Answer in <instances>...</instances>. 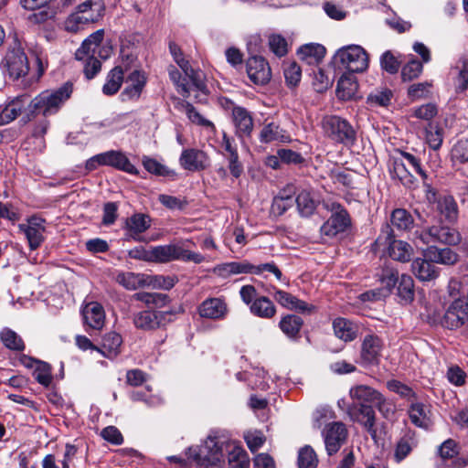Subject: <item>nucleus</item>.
Masks as SVG:
<instances>
[{"label":"nucleus","mask_w":468,"mask_h":468,"mask_svg":"<svg viewBox=\"0 0 468 468\" xmlns=\"http://www.w3.org/2000/svg\"><path fill=\"white\" fill-rule=\"evenodd\" d=\"M224 452H228L229 468L250 467L246 451L221 436L209 435L202 445L188 448L186 454L200 468H219Z\"/></svg>","instance_id":"nucleus-1"},{"label":"nucleus","mask_w":468,"mask_h":468,"mask_svg":"<svg viewBox=\"0 0 468 468\" xmlns=\"http://www.w3.org/2000/svg\"><path fill=\"white\" fill-rule=\"evenodd\" d=\"M72 93V84L67 82L55 90H44L28 101L27 120L31 121L38 114L44 117L56 114Z\"/></svg>","instance_id":"nucleus-2"},{"label":"nucleus","mask_w":468,"mask_h":468,"mask_svg":"<svg viewBox=\"0 0 468 468\" xmlns=\"http://www.w3.org/2000/svg\"><path fill=\"white\" fill-rule=\"evenodd\" d=\"M321 128L325 137L345 145H353L356 140V132L351 123L338 116L326 115L321 121Z\"/></svg>","instance_id":"nucleus-3"},{"label":"nucleus","mask_w":468,"mask_h":468,"mask_svg":"<svg viewBox=\"0 0 468 468\" xmlns=\"http://www.w3.org/2000/svg\"><path fill=\"white\" fill-rule=\"evenodd\" d=\"M335 65L349 73L363 72L368 67V55L358 45H349L339 48L335 57Z\"/></svg>","instance_id":"nucleus-4"},{"label":"nucleus","mask_w":468,"mask_h":468,"mask_svg":"<svg viewBox=\"0 0 468 468\" xmlns=\"http://www.w3.org/2000/svg\"><path fill=\"white\" fill-rule=\"evenodd\" d=\"M374 245L377 248L388 247V255L395 261L408 262L413 255V248L408 242L395 239V233L389 224L382 227Z\"/></svg>","instance_id":"nucleus-5"},{"label":"nucleus","mask_w":468,"mask_h":468,"mask_svg":"<svg viewBox=\"0 0 468 468\" xmlns=\"http://www.w3.org/2000/svg\"><path fill=\"white\" fill-rule=\"evenodd\" d=\"M152 262L167 263L174 261H192L199 264L205 261V257L188 250L178 244H167L151 247Z\"/></svg>","instance_id":"nucleus-6"},{"label":"nucleus","mask_w":468,"mask_h":468,"mask_svg":"<svg viewBox=\"0 0 468 468\" xmlns=\"http://www.w3.org/2000/svg\"><path fill=\"white\" fill-rule=\"evenodd\" d=\"M183 312L184 309L181 306L168 311L144 310L134 314L133 324L136 328L142 330H155L166 326L174 321L176 314Z\"/></svg>","instance_id":"nucleus-7"},{"label":"nucleus","mask_w":468,"mask_h":468,"mask_svg":"<svg viewBox=\"0 0 468 468\" xmlns=\"http://www.w3.org/2000/svg\"><path fill=\"white\" fill-rule=\"evenodd\" d=\"M100 165L112 166L130 175H137V168L130 162L128 157L120 151L111 150L96 154L86 162V169L92 171Z\"/></svg>","instance_id":"nucleus-8"},{"label":"nucleus","mask_w":468,"mask_h":468,"mask_svg":"<svg viewBox=\"0 0 468 468\" xmlns=\"http://www.w3.org/2000/svg\"><path fill=\"white\" fill-rule=\"evenodd\" d=\"M418 238L425 244L438 242L448 246H456L462 240V236L456 229L441 224L421 230Z\"/></svg>","instance_id":"nucleus-9"},{"label":"nucleus","mask_w":468,"mask_h":468,"mask_svg":"<svg viewBox=\"0 0 468 468\" xmlns=\"http://www.w3.org/2000/svg\"><path fill=\"white\" fill-rule=\"evenodd\" d=\"M325 207L332 212L331 217L321 227V233L324 236L335 237L344 232L351 224L347 211L339 203H325Z\"/></svg>","instance_id":"nucleus-10"},{"label":"nucleus","mask_w":468,"mask_h":468,"mask_svg":"<svg viewBox=\"0 0 468 468\" xmlns=\"http://www.w3.org/2000/svg\"><path fill=\"white\" fill-rule=\"evenodd\" d=\"M1 65L5 68L10 77L18 79L28 71L27 58L19 43L8 49Z\"/></svg>","instance_id":"nucleus-11"},{"label":"nucleus","mask_w":468,"mask_h":468,"mask_svg":"<svg viewBox=\"0 0 468 468\" xmlns=\"http://www.w3.org/2000/svg\"><path fill=\"white\" fill-rule=\"evenodd\" d=\"M348 415L351 420L362 425L374 441L377 440L376 413L372 406L354 403L348 409Z\"/></svg>","instance_id":"nucleus-12"},{"label":"nucleus","mask_w":468,"mask_h":468,"mask_svg":"<svg viewBox=\"0 0 468 468\" xmlns=\"http://www.w3.org/2000/svg\"><path fill=\"white\" fill-rule=\"evenodd\" d=\"M347 434L346 425L342 422H333L325 427L323 435L328 455H333L340 450L346 441Z\"/></svg>","instance_id":"nucleus-13"},{"label":"nucleus","mask_w":468,"mask_h":468,"mask_svg":"<svg viewBox=\"0 0 468 468\" xmlns=\"http://www.w3.org/2000/svg\"><path fill=\"white\" fill-rule=\"evenodd\" d=\"M247 73L250 80L258 85L266 84L271 80V68L264 58L253 56L247 60Z\"/></svg>","instance_id":"nucleus-14"},{"label":"nucleus","mask_w":468,"mask_h":468,"mask_svg":"<svg viewBox=\"0 0 468 468\" xmlns=\"http://www.w3.org/2000/svg\"><path fill=\"white\" fill-rule=\"evenodd\" d=\"M45 220L38 218H31L26 224H19V231L22 232L27 241L29 248L34 250L44 241Z\"/></svg>","instance_id":"nucleus-15"},{"label":"nucleus","mask_w":468,"mask_h":468,"mask_svg":"<svg viewBox=\"0 0 468 468\" xmlns=\"http://www.w3.org/2000/svg\"><path fill=\"white\" fill-rule=\"evenodd\" d=\"M180 165L189 171H200L210 165V158L207 153L196 148L185 149L180 155Z\"/></svg>","instance_id":"nucleus-16"},{"label":"nucleus","mask_w":468,"mask_h":468,"mask_svg":"<svg viewBox=\"0 0 468 468\" xmlns=\"http://www.w3.org/2000/svg\"><path fill=\"white\" fill-rule=\"evenodd\" d=\"M468 320V308L464 305L463 302L456 299L447 309L443 324L451 329L458 328Z\"/></svg>","instance_id":"nucleus-17"},{"label":"nucleus","mask_w":468,"mask_h":468,"mask_svg":"<svg viewBox=\"0 0 468 468\" xmlns=\"http://www.w3.org/2000/svg\"><path fill=\"white\" fill-rule=\"evenodd\" d=\"M228 311V305L221 298H208L198 307L200 316L214 320L224 319Z\"/></svg>","instance_id":"nucleus-18"},{"label":"nucleus","mask_w":468,"mask_h":468,"mask_svg":"<svg viewBox=\"0 0 468 468\" xmlns=\"http://www.w3.org/2000/svg\"><path fill=\"white\" fill-rule=\"evenodd\" d=\"M232 122L239 137L250 136L253 130V118L250 112L240 106H233Z\"/></svg>","instance_id":"nucleus-19"},{"label":"nucleus","mask_w":468,"mask_h":468,"mask_svg":"<svg viewBox=\"0 0 468 468\" xmlns=\"http://www.w3.org/2000/svg\"><path fill=\"white\" fill-rule=\"evenodd\" d=\"M27 104L28 105V96L24 94L16 97L5 105H0V126L14 121Z\"/></svg>","instance_id":"nucleus-20"},{"label":"nucleus","mask_w":468,"mask_h":468,"mask_svg":"<svg viewBox=\"0 0 468 468\" xmlns=\"http://www.w3.org/2000/svg\"><path fill=\"white\" fill-rule=\"evenodd\" d=\"M423 257L428 258L433 263L442 265H453L458 261V254L449 248H438L429 246L422 252Z\"/></svg>","instance_id":"nucleus-21"},{"label":"nucleus","mask_w":468,"mask_h":468,"mask_svg":"<svg viewBox=\"0 0 468 468\" xmlns=\"http://www.w3.org/2000/svg\"><path fill=\"white\" fill-rule=\"evenodd\" d=\"M273 298L282 307L292 311L310 313L314 308L313 305L308 304L307 303L296 298L290 292L282 290H275Z\"/></svg>","instance_id":"nucleus-22"},{"label":"nucleus","mask_w":468,"mask_h":468,"mask_svg":"<svg viewBox=\"0 0 468 468\" xmlns=\"http://www.w3.org/2000/svg\"><path fill=\"white\" fill-rule=\"evenodd\" d=\"M382 342L375 335H367L362 343L361 358L367 364H377L378 362Z\"/></svg>","instance_id":"nucleus-23"},{"label":"nucleus","mask_w":468,"mask_h":468,"mask_svg":"<svg viewBox=\"0 0 468 468\" xmlns=\"http://www.w3.org/2000/svg\"><path fill=\"white\" fill-rule=\"evenodd\" d=\"M414 275L422 282L435 280L439 275V269L428 258H417L411 263Z\"/></svg>","instance_id":"nucleus-24"},{"label":"nucleus","mask_w":468,"mask_h":468,"mask_svg":"<svg viewBox=\"0 0 468 468\" xmlns=\"http://www.w3.org/2000/svg\"><path fill=\"white\" fill-rule=\"evenodd\" d=\"M127 86L122 92L123 100L138 99L146 83V77L140 70H133L127 78Z\"/></svg>","instance_id":"nucleus-25"},{"label":"nucleus","mask_w":468,"mask_h":468,"mask_svg":"<svg viewBox=\"0 0 468 468\" xmlns=\"http://www.w3.org/2000/svg\"><path fill=\"white\" fill-rule=\"evenodd\" d=\"M84 322L92 329L100 330L104 325L105 313L103 307L95 302L89 303L82 310Z\"/></svg>","instance_id":"nucleus-26"},{"label":"nucleus","mask_w":468,"mask_h":468,"mask_svg":"<svg viewBox=\"0 0 468 468\" xmlns=\"http://www.w3.org/2000/svg\"><path fill=\"white\" fill-rule=\"evenodd\" d=\"M410 421L417 427L429 429L432 425L431 414L429 406L416 402L409 409Z\"/></svg>","instance_id":"nucleus-27"},{"label":"nucleus","mask_w":468,"mask_h":468,"mask_svg":"<svg viewBox=\"0 0 468 468\" xmlns=\"http://www.w3.org/2000/svg\"><path fill=\"white\" fill-rule=\"evenodd\" d=\"M259 138L263 144L273 142L289 143L291 141L289 133L274 122H269L262 127Z\"/></svg>","instance_id":"nucleus-28"},{"label":"nucleus","mask_w":468,"mask_h":468,"mask_svg":"<svg viewBox=\"0 0 468 468\" xmlns=\"http://www.w3.org/2000/svg\"><path fill=\"white\" fill-rule=\"evenodd\" d=\"M151 226V220L148 216L136 213L126 219L125 229L130 238L139 240L142 233L145 232Z\"/></svg>","instance_id":"nucleus-29"},{"label":"nucleus","mask_w":468,"mask_h":468,"mask_svg":"<svg viewBox=\"0 0 468 468\" xmlns=\"http://www.w3.org/2000/svg\"><path fill=\"white\" fill-rule=\"evenodd\" d=\"M333 328L335 336L345 342L355 340L359 329L356 324L343 317H338L334 320Z\"/></svg>","instance_id":"nucleus-30"},{"label":"nucleus","mask_w":468,"mask_h":468,"mask_svg":"<svg viewBox=\"0 0 468 468\" xmlns=\"http://www.w3.org/2000/svg\"><path fill=\"white\" fill-rule=\"evenodd\" d=\"M418 440L415 431L408 430L397 441L394 452V459L397 463L403 461L411 451L417 447Z\"/></svg>","instance_id":"nucleus-31"},{"label":"nucleus","mask_w":468,"mask_h":468,"mask_svg":"<svg viewBox=\"0 0 468 468\" xmlns=\"http://www.w3.org/2000/svg\"><path fill=\"white\" fill-rule=\"evenodd\" d=\"M358 84L353 73H345L338 80L336 95L342 101H348L355 97Z\"/></svg>","instance_id":"nucleus-32"},{"label":"nucleus","mask_w":468,"mask_h":468,"mask_svg":"<svg viewBox=\"0 0 468 468\" xmlns=\"http://www.w3.org/2000/svg\"><path fill=\"white\" fill-rule=\"evenodd\" d=\"M252 264L246 261L226 262L214 268V272L223 278L241 273H252Z\"/></svg>","instance_id":"nucleus-33"},{"label":"nucleus","mask_w":468,"mask_h":468,"mask_svg":"<svg viewBox=\"0 0 468 468\" xmlns=\"http://www.w3.org/2000/svg\"><path fill=\"white\" fill-rule=\"evenodd\" d=\"M122 343V336L115 333L110 332L104 335L101 347L98 352L108 358H113L120 353L121 345Z\"/></svg>","instance_id":"nucleus-34"},{"label":"nucleus","mask_w":468,"mask_h":468,"mask_svg":"<svg viewBox=\"0 0 468 468\" xmlns=\"http://www.w3.org/2000/svg\"><path fill=\"white\" fill-rule=\"evenodd\" d=\"M103 30H97L90 35L75 53L76 59H84L86 55H96L103 39Z\"/></svg>","instance_id":"nucleus-35"},{"label":"nucleus","mask_w":468,"mask_h":468,"mask_svg":"<svg viewBox=\"0 0 468 468\" xmlns=\"http://www.w3.org/2000/svg\"><path fill=\"white\" fill-rule=\"evenodd\" d=\"M298 57L309 65L317 64L325 55V48L320 44H305L298 49Z\"/></svg>","instance_id":"nucleus-36"},{"label":"nucleus","mask_w":468,"mask_h":468,"mask_svg":"<svg viewBox=\"0 0 468 468\" xmlns=\"http://www.w3.org/2000/svg\"><path fill=\"white\" fill-rule=\"evenodd\" d=\"M380 392L367 385H356L349 390L350 398L359 403L375 404L380 399Z\"/></svg>","instance_id":"nucleus-37"},{"label":"nucleus","mask_w":468,"mask_h":468,"mask_svg":"<svg viewBox=\"0 0 468 468\" xmlns=\"http://www.w3.org/2000/svg\"><path fill=\"white\" fill-rule=\"evenodd\" d=\"M250 313L263 319H271L276 314L274 303L266 296H259L250 307Z\"/></svg>","instance_id":"nucleus-38"},{"label":"nucleus","mask_w":468,"mask_h":468,"mask_svg":"<svg viewBox=\"0 0 468 468\" xmlns=\"http://www.w3.org/2000/svg\"><path fill=\"white\" fill-rule=\"evenodd\" d=\"M391 228L399 232L410 231L414 226V218L404 208L394 209L390 216Z\"/></svg>","instance_id":"nucleus-39"},{"label":"nucleus","mask_w":468,"mask_h":468,"mask_svg":"<svg viewBox=\"0 0 468 468\" xmlns=\"http://www.w3.org/2000/svg\"><path fill=\"white\" fill-rule=\"evenodd\" d=\"M303 324V321L300 316L287 314L281 319L279 327L287 337L295 339L298 337Z\"/></svg>","instance_id":"nucleus-40"},{"label":"nucleus","mask_w":468,"mask_h":468,"mask_svg":"<svg viewBox=\"0 0 468 468\" xmlns=\"http://www.w3.org/2000/svg\"><path fill=\"white\" fill-rule=\"evenodd\" d=\"M390 174L393 178H398L405 186L410 187L414 183V176L402 157L393 160Z\"/></svg>","instance_id":"nucleus-41"},{"label":"nucleus","mask_w":468,"mask_h":468,"mask_svg":"<svg viewBox=\"0 0 468 468\" xmlns=\"http://www.w3.org/2000/svg\"><path fill=\"white\" fill-rule=\"evenodd\" d=\"M122 81L123 69L120 66H116L109 72L102 87V92L108 96L115 94L120 90Z\"/></svg>","instance_id":"nucleus-42"},{"label":"nucleus","mask_w":468,"mask_h":468,"mask_svg":"<svg viewBox=\"0 0 468 468\" xmlns=\"http://www.w3.org/2000/svg\"><path fill=\"white\" fill-rule=\"evenodd\" d=\"M177 279L174 276L147 275L144 274V287H151L158 290H170L176 283Z\"/></svg>","instance_id":"nucleus-43"},{"label":"nucleus","mask_w":468,"mask_h":468,"mask_svg":"<svg viewBox=\"0 0 468 468\" xmlns=\"http://www.w3.org/2000/svg\"><path fill=\"white\" fill-rule=\"evenodd\" d=\"M294 202L297 205L299 213L303 217L311 216L314 212L317 204L311 192L307 190L301 191L294 199Z\"/></svg>","instance_id":"nucleus-44"},{"label":"nucleus","mask_w":468,"mask_h":468,"mask_svg":"<svg viewBox=\"0 0 468 468\" xmlns=\"http://www.w3.org/2000/svg\"><path fill=\"white\" fill-rule=\"evenodd\" d=\"M133 297L146 305H153L155 308H163L170 303L169 296L160 292H137Z\"/></svg>","instance_id":"nucleus-45"},{"label":"nucleus","mask_w":468,"mask_h":468,"mask_svg":"<svg viewBox=\"0 0 468 468\" xmlns=\"http://www.w3.org/2000/svg\"><path fill=\"white\" fill-rule=\"evenodd\" d=\"M115 280L127 290H136L139 287H144V274L120 272L116 275Z\"/></svg>","instance_id":"nucleus-46"},{"label":"nucleus","mask_w":468,"mask_h":468,"mask_svg":"<svg viewBox=\"0 0 468 468\" xmlns=\"http://www.w3.org/2000/svg\"><path fill=\"white\" fill-rule=\"evenodd\" d=\"M398 295L402 302L409 303L414 299V282L411 276L402 274L397 288Z\"/></svg>","instance_id":"nucleus-47"},{"label":"nucleus","mask_w":468,"mask_h":468,"mask_svg":"<svg viewBox=\"0 0 468 468\" xmlns=\"http://www.w3.org/2000/svg\"><path fill=\"white\" fill-rule=\"evenodd\" d=\"M450 158L453 164L468 163V139L461 138L452 146Z\"/></svg>","instance_id":"nucleus-48"},{"label":"nucleus","mask_w":468,"mask_h":468,"mask_svg":"<svg viewBox=\"0 0 468 468\" xmlns=\"http://www.w3.org/2000/svg\"><path fill=\"white\" fill-rule=\"evenodd\" d=\"M93 23L91 16L73 13L65 21V29L69 32H78L84 28V26Z\"/></svg>","instance_id":"nucleus-49"},{"label":"nucleus","mask_w":468,"mask_h":468,"mask_svg":"<svg viewBox=\"0 0 468 468\" xmlns=\"http://www.w3.org/2000/svg\"><path fill=\"white\" fill-rule=\"evenodd\" d=\"M297 463L299 468H317L318 458L314 450L305 445L298 452Z\"/></svg>","instance_id":"nucleus-50"},{"label":"nucleus","mask_w":468,"mask_h":468,"mask_svg":"<svg viewBox=\"0 0 468 468\" xmlns=\"http://www.w3.org/2000/svg\"><path fill=\"white\" fill-rule=\"evenodd\" d=\"M63 7L62 3L59 2L48 5L46 7L38 9L39 11L30 15L29 20L34 24L45 23L46 21L53 18L56 16L57 11Z\"/></svg>","instance_id":"nucleus-51"},{"label":"nucleus","mask_w":468,"mask_h":468,"mask_svg":"<svg viewBox=\"0 0 468 468\" xmlns=\"http://www.w3.org/2000/svg\"><path fill=\"white\" fill-rule=\"evenodd\" d=\"M0 338L5 347L11 350L23 351L25 344L22 338L13 330L5 328L1 334Z\"/></svg>","instance_id":"nucleus-52"},{"label":"nucleus","mask_w":468,"mask_h":468,"mask_svg":"<svg viewBox=\"0 0 468 468\" xmlns=\"http://www.w3.org/2000/svg\"><path fill=\"white\" fill-rule=\"evenodd\" d=\"M440 212L450 221H453L458 216V207L454 198L451 196L441 197L438 202Z\"/></svg>","instance_id":"nucleus-53"},{"label":"nucleus","mask_w":468,"mask_h":468,"mask_svg":"<svg viewBox=\"0 0 468 468\" xmlns=\"http://www.w3.org/2000/svg\"><path fill=\"white\" fill-rule=\"evenodd\" d=\"M426 142L434 151L439 150L443 142V130L430 123L426 128Z\"/></svg>","instance_id":"nucleus-54"},{"label":"nucleus","mask_w":468,"mask_h":468,"mask_svg":"<svg viewBox=\"0 0 468 468\" xmlns=\"http://www.w3.org/2000/svg\"><path fill=\"white\" fill-rule=\"evenodd\" d=\"M33 377L42 386L48 387L52 381L50 366L43 361L37 362L34 367Z\"/></svg>","instance_id":"nucleus-55"},{"label":"nucleus","mask_w":468,"mask_h":468,"mask_svg":"<svg viewBox=\"0 0 468 468\" xmlns=\"http://www.w3.org/2000/svg\"><path fill=\"white\" fill-rule=\"evenodd\" d=\"M169 78L176 85L177 91L186 98L190 96V88L186 82V79H182L180 71L174 66H170L168 69Z\"/></svg>","instance_id":"nucleus-56"},{"label":"nucleus","mask_w":468,"mask_h":468,"mask_svg":"<svg viewBox=\"0 0 468 468\" xmlns=\"http://www.w3.org/2000/svg\"><path fill=\"white\" fill-rule=\"evenodd\" d=\"M437 113L438 109L433 103H426L410 110V116L428 122L432 120Z\"/></svg>","instance_id":"nucleus-57"},{"label":"nucleus","mask_w":468,"mask_h":468,"mask_svg":"<svg viewBox=\"0 0 468 468\" xmlns=\"http://www.w3.org/2000/svg\"><path fill=\"white\" fill-rule=\"evenodd\" d=\"M458 453L459 446L452 439L446 440L439 447V455L441 459V462L456 460L455 457Z\"/></svg>","instance_id":"nucleus-58"},{"label":"nucleus","mask_w":468,"mask_h":468,"mask_svg":"<svg viewBox=\"0 0 468 468\" xmlns=\"http://www.w3.org/2000/svg\"><path fill=\"white\" fill-rule=\"evenodd\" d=\"M182 107H183L187 118L193 123H196L197 125L204 126V127H211V128L214 127L213 123L210 121L204 118L191 103L185 101L184 103H182Z\"/></svg>","instance_id":"nucleus-59"},{"label":"nucleus","mask_w":468,"mask_h":468,"mask_svg":"<svg viewBox=\"0 0 468 468\" xmlns=\"http://www.w3.org/2000/svg\"><path fill=\"white\" fill-rule=\"evenodd\" d=\"M269 47L277 57H283L288 52L287 40L279 34H272L269 37Z\"/></svg>","instance_id":"nucleus-60"},{"label":"nucleus","mask_w":468,"mask_h":468,"mask_svg":"<svg viewBox=\"0 0 468 468\" xmlns=\"http://www.w3.org/2000/svg\"><path fill=\"white\" fill-rule=\"evenodd\" d=\"M421 62L417 59L409 61L401 69V78L404 81H410L418 78L422 72Z\"/></svg>","instance_id":"nucleus-61"},{"label":"nucleus","mask_w":468,"mask_h":468,"mask_svg":"<svg viewBox=\"0 0 468 468\" xmlns=\"http://www.w3.org/2000/svg\"><path fill=\"white\" fill-rule=\"evenodd\" d=\"M223 156L228 162V168L231 176L235 178H239L242 175L244 168L239 160L238 151L230 154H223Z\"/></svg>","instance_id":"nucleus-62"},{"label":"nucleus","mask_w":468,"mask_h":468,"mask_svg":"<svg viewBox=\"0 0 468 468\" xmlns=\"http://www.w3.org/2000/svg\"><path fill=\"white\" fill-rule=\"evenodd\" d=\"M83 61V72L88 80L94 78V76L101 70V61L95 58V55H86Z\"/></svg>","instance_id":"nucleus-63"},{"label":"nucleus","mask_w":468,"mask_h":468,"mask_svg":"<svg viewBox=\"0 0 468 468\" xmlns=\"http://www.w3.org/2000/svg\"><path fill=\"white\" fill-rule=\"evenodd\" d=\"M378 276L382 285H384L388 291L396 285L399 280L398 271L390 266H385Z\"/></svg>","instance_id":"nucleus-64"}]
</instances>
